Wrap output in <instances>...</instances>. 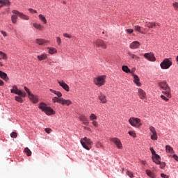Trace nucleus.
<instances>
[{
    "instance_id": "nucleus-5",
    "label": "nucleus",
    "mask_w": 178,
    "mask_h": 178,
    "mask_svg": "<svg viewBox=\"0 0 178 178\" xmlns=\"http://www.w3.org/2000/svg\"><path fill=\"white\" fill-rule=\"evenodd\" d=\"M105 79H106L105 75L99 76L94 79V83L97 87H102L105 86Z\"/></svg>"
},
{
    "instance_id": "nucleus-19",
    "label": "nucleus",
    "mask_w": 178,
    "mask_h": 178,
    "mask_svg": "<svg viewBox=\"0 0 178 178\" xmlns=\"http://www.w3.org/2000/svg\"><path fill=\"white\" fill-rule=\"evenodd\" d=\"M79 120L81 122H83V124H86V126L90 123L88 118H87L84 115H81L79 116Z\"/></svg>"
},
{
    "instance_id": "nucleus-57",
    "label": "nucleus",
    "mask_w": 178,
    "mask_h": 178,
    "mask_svg": "<svg viewBox=\"0 0 178 178\" xmlns=\"http://www.w3.org/2000/svg\"><path fill=\"white\" fill-rule=\"evenodd\" d=\"M49 91H50L51 92H53V93L55 94V95H56V92H58V91L54 90H53V89H49Z\"/></svg>"
},
{
    "instance_id": "nucleus-15",
    "label": "nucleus",
    "mask_w": 178,
    "mask_h": 178,
    "mask_svg": "<svg viewBox=\"0 0 178 178\" xmlns=\"http://www.w3.org/2000/svg\"><path fill=\"white\" fill-rule=\"evenodd\" d=\"M138 92L140 99H145V98H147V94L145 93V91H144V90L139 88L138 90Z\"/></svg>"
},
{
    "instance_id": "nucleus-39",
    "label": "nucleus",
    "mask_w": 178,
    "mask_h": 178,
    "mask_svg": "<svg viewBox=\"0 0 178 178\" xmlns=\"http://www.w3.org/2000/svg\"><path fill=\"white\" fill-rule=\"evenodd\" d=\"M15 101H17V102H20V103L23 102V99L22 97L19 96H15Z\"/></svg>"
},
{
    "instance_id": "nucleus-30",
    "label": "nucleus",
    "mask_w": 178,
    "mask_h": 178,
    "mask_svg": "<svg viewBox=\"0 0 178 178\" xmlns=\"http://www.w3.org/2000/svg\"><path fill=\"white\" fill-rule=\"evenodd\" d=\"M146 175H147L149 177L155 178V174H154V172H151L149 170H146Z\"/></svg>"
},
{
    "instance_id": "nucleus-37",
    "label": "nucleus",
    "mask_w": 178,
    "mask_h": 178,
    "mask_svg": "<svg viewBox=\"0 0 178 178\" xmlns=\"http://www.w3.org/2000/svg\"><path fill=\"white\" fill-rule=\"evenodd\" d=\"M149 129V131H151V133L152 134H156V131L155 130V127H154L152 126H150Z\"/></svg>"
},
{
    "instance_id": "nucleus-48",
    "label": "nucleus",
    "mask_w": 178,
    "mask_h": 178,
    "mask_svg": "<svg viewBox=\"0 0 178 178\" xmlns=\"http://www.w3.org/2000/svg\"><path fill=\"white\" fill-rule=\"evenodd\" d=\"M126 32L128 33V34H132V33H134V30L131 29H129L126 30Z\"/></svg>"
},
{
    "instance_id": "nucleus-7",
    "label": "nucleus",
    "mask_w": 178,
    "mask_h": 178,
    "mask_svg": "<svg viewBox=\"0 0 178 178\" xmlns=\"http://www.w3.org/2000/svg\"><path fill=\"white\" fill-rule=\"evenodd\" d=\"M172 58H165L160 64V67L161 69L166 70L169 69L170 66L172 65V60H170Z\"/></svg>"
},
{
    "instance_id": "nucleus-16",
    "label": "nucleus",
    "mask_w": 178,
    "mask_h": 178,
    "mask_svg": "<svg viewBox=\"0 0 178 178\" xmlns=\"http://www.w3.org/2000/svg\"><path fill=\"white\" fill-rule=\"evenodd\" d=\"M60 104L63 106L66 105L67 106H69V105H72V101L70 99L66 100L63 97H60Z\"/></svg>"
},
{
    "instance_id": "nucleus-55",
    "label": "nucleus",
    "mask_w": 178,
    "mask_h": 178,
    "mask_svg": "<svg viewBox=\"0 0 178 178\" xmlns=\"http://www.w3.org/2000/svg\"><path fill=\"white\" fill-rule=\"evenodd\" d=\"M92 124L95 127H98V122L97 121H92Z\"/></svg>"
},
{
    "instance_id": "nucleus-60",
    "label": "nucleus",
    "mask_w": 178,
    "mask_h": 178,
    "mask_svg": "<svg viewBox=\"0 0 178 178\" xmlns=\"http://www.w3.org/2000/svg\"><path fill=\"white\" fill-rule=\"evenodd\" d=\"M141 163H142L143 165H145V164L147 163V162H146L145 161H141Z\"/></svg>"
},
{
    "instance_id": "nucleus-10",
    "label": "nucleus",
    "mask_w": 178,
    "mask_h": 178,
    "mask_svg": "<svg viewBox=\"0 0 178 178\" xmlns=\"http://www.w3.org/2000/svg\"><path fill=\"white\" fill-rule=\"evenodd\" d=\"M150 151L152 154V155H154L153 156H152V159L153 161V162H154L155 163H159V161L161 160V156L158 154H156V152H155V150H154V148L150 147Z\"/></svg>"
},
{
    "instance_id": "nucleus-46",
    "label": "nucleus",
    "mask_w": 178,
    "mask_h": 178,
    "mask_svg": "<svg viewBox=\"0 0 178 178\" xmlns=\"http://www.w3.org/2000/svg\"><path fill=\"white\" fill-rule=\"evenodd\" d=\"M10 137H12V138H16V137H17V133L12 132L10 134Z\"/></svg>"
},
{
    "instance_id": "nucleus-29",
    "label": "nucleus",
    "mask_w": 178,
    "mask_h": 178,
    "mask_svg": "<svg viewBox=\"0 0 178 178\" xmlns=\"http://www.w3.org/2000/svg\"><path fill=\"white\" fill-rule=\"evenodd\" d=\"M48 52L50 54V55H53V54H56V49L53 48V47H48Z\"/></svg>"
},
{
    "instance_id": "nucleus-12",
    "label": "nucleus",
    "mask_w": 178,
    "mask_h": 178,
    "mask_svg": "<svg viewBox=\"0 0 178 178\" xmlns=\"http://www.w3.org/2000/svg\"><path fill=\"white\" fill-rule=\"evenodd\" d=\"M111 141H112V143H113V144H115L116 145L117 148H119L120 149L122 148V143L120 142L119 138H113L111 139Z\"/></svg>"
},
{
    "instance_id": "nucleus-62",
    "label": "nucleus",
    "mask_w": 178,
    "mask_h": 178,
    "mask_svg": "<svg viewBox=\"0 0 178 178\" xmlns=\"http://www.w3.org/2000/svg\"><path fill=\"white\" fill-rule=\"evenodd\" d=\"M2 6H3L2 4H1V6H0V9H1V8H2Z\"/></svg>"
},
{
    "instance_id": "nucleus-27",
    "label": "nucleus",
    "mask_w": 178,
    "mask_h": 178,
    "mask_svg": "<svg viewBox=\"0 0 178 178\" xmlns=\"http://www.w3.org/2000/svg\"><path fill=\"white\" fill-rule=\"evenodd\" d=\"M1 5H7V6H10V1L9 0H0Z\"/></svg>"
},
{
    "instance_id": "nucleus-24",
    "label": "nucleus",
    "mask_w": 178,
    "mask_h": 178,
    "mask_svg": "<svg viewBox=\"0 0 178 178\" xmlns=\"http://www.w3.org/2000/svg\"><path fill=\"white\" fill-rule=\"evenodd\" d=\"M0 77L3 79L5 81H8L9 80V77H8V74L0 70Z\"/></svg>"
},
{
    "instance_id": "nucleus-22",
    "label": "nucleus",
    "mask_w": 178,
    "mask_h": 178,
    "mask_svg": "<svg viewBox=\"0 0 178 178\" xmlns=\"http://www.w3.org/2000/svg\"><path fill=\"white\" fill-rule=\"evenodd\" d=\"M38 58V60L41 62V60H45L47 59L48 58V55H47V54H40V55H38L37 56Z\"/></svg>"
},
{
    "instance_id": "nucleus-34",
    "label": "nucleus",
    "mask_w": 178,
    "mask_h": 178,
    "mask_svg": "<svg viewBox=\"0 0 178 178\" xmlns=\"http://www.w3.org/2000/svg\"><path fill=\"white\" fill-rule=\"evenodd\" d=\"M89 119L90 120H92V122H94V121L97 120V117H96L95 114H91L89 117Z\"/></svg>"
},
{
    "instance_id": "nucleus-45",
    "label": "nucleus",
    "mask_w": 178,
    "mask_h": 178,
    "mask_svg": "<svg viewBox=\"0 0 178 178\" xmlns=\"http://www.w3.org/2000/svg\"><path fill=\"white\" fill-rule=\"evenodd\" d=\"M129 55L131 56L132 59H139L140 58L138 56H136V54H133L131 53H129Z\"/></svg>"
},
{
    "instance_id": "nucleus-50",
    "label": "nucleus",
    "mask_w": 178,
    "mask_h": 178,
    "mask_svg": "<svg viewBox=\"0 0 178 178\" xmlns=\"http://www.w3.org/2000/svg\"><path fill=\"white\" fill-rule=\"evenodd\" d=\"M44 131H46L47 134H51V131H52V129H51L50 128H46L44 129Z\"/></svg>"
},
{
    "instance_id": "nucleus-11",
    "label": "nucleus",
    "mask_w": 178,
    "mask_h": 178,
    "mask_svg": "<svg viewBox=\"0 0 178 178\" xmlns=\"http://www.w3.org/2000/svg\"><path fill=\"white\" fill-rule=\"evenodd\" d=\"M144 58L149 60L150 62H155L156 58L153 54L152 53H145L144 54Z\"/></svg>"
},
{
    "instance_id": "nucleus-43",
    "label": "nucleus",
    "mask_w": 178,
    "mask_h": 178,
    "mask_svg": "<svg viewBox=\"0 0 178 178\" xmlns=\"http://www.w3.org/2000/svg\"><path fill=\"white\" fill-rule=\"evenodd\" d=\"M128 134H129V136H131V137L136 138V132H134V131H129L128 132Z\"/></svg>"
},
{
    "instance_id": "nucleus-58",
    "label": "nucleus",
    "mask_w": 178,
    "mask_h": 178,
    "mask_svg": "<svg viewBox=\"0 0 178 178\" xmlns=\"http://www.w3.org/2000/svg\"><path fill=\"white\" fill-rule=\"evenodd\" d=\"M161 177H163V178H166V177H168L167 175H165V174H161Z\"/></svg>"
},
{
    "instance_id": "nucleus-51",
    "label": "nucleus",
    "mask_w": 178,
    "mask_h": 178,
    "mask_svg": "<svg viewBox=\"0 0 178 178\" xmlns=\"http://www.w3.org/2000/svg\"><path fill=\"white\" fill-rule=\"evenodd\" d=\"M63 37H65L66 38H72V35L67 34V33H63Z\"/></svg>"
},
{
    "instance_id": "nucleus-4",
    "label": "nucleus",
    "mask_w": 178,
    "mask_h": 178,
    "mask_svg": "<svg viewBox=\"0 0 178 178\" xmlns=\"http://www.w3.org/2000/svg\"><path fill=\"white\" fill-rule=\"evenodd\" d=\"M81 144L85 148V149H91V146L92 145V141L90 140V138H88L87 137H85L84 138L81 139Z\"/></svg>"
},
{
    "instance_id": "nucleus-64",
    "label": "nucleus",
    "mask_w": 178,
    "mask_h": 178,
    "mask_svg": "<svg viewBox=\"0 0 178 178\" xmlns=\"http://www.w3.org/2000/svg\"><path fill=\"white\" fill-rule=\"evenodd\" d=\"M122 170H124V168H122Z\"/></svg>"
},
{
    "instance_id": "nucleus-32",
    "label": "nucleus",
    "mask_w": 178,
    "mask_h": 178,
    "mask_svg": "<svg viewBox=\"0 0 178 178\" xmlns=\"http://www.w3.org/2000/svg\"><path fill=\"white\" fill-rule=\"evenodd\" d=\"M24 152H25V154H26L27 156H31V150H30V149H29V147H26L24 149Z\"/></svg>"
},
{
    "instance_id": "nucleus-47",
    "label": "nucleus",
    "mask_w": 178,
    "mask_h": 178,
    "mask_svg": "<svg viewBox=\"0 0 178 178\" xmlns=\"http://www.w3.org/2000/svg\"><path fill=\"white\" fill-rule=\"evenodd\" d=\"M0 56L2 57V59H6V54L3 51H0Z\"/></svg>"
},
{
    "instance_id": "nucleus-3",
    "label": "nucleus",
    "mask_w": 178,
    "mask_h": 178,
    "mask_svg": "<svg viewBox=\"0 0 178 178\" xmlns=\"http://www.w3.org/2000/svg\"><path fill=\"white\" fill-rule=\"evenodd\" d=\"M38 108L39 109H41L42 112H44L46 115H55V111H54V109L51 108V107L47 106V104L44 103H40Z\"/></svg>"
},
{
    "instance_id": "nucleus-1",
    "label": "nucleus",
    "mask_w": 178,
    "mask_h": 178,
    "mask_svg": "<svg viewBox=\"0 0 178 178\" xmlns=\"http://www.w3.org/2000/svg\"><path fill=\"white\" fill-rule=\"evenodd\" d=\"M13 13L14 15L11 16V22L13 24H16V23H17V16L24 20H29L30 19L28 15H26L23 14V13H20L16 10H13Z\"/></svg>"
},
{
    "instance_id": "nucleus-49",
    "label": "nucleus",
    "mask_w": 178,
    "mask_h": 178,
    "mask_svg": "<svg viewBox=\"0 0 178 178\" xmlns=\"http://www.w3.org/2000/svg\"><path fill=\"white\" fill-rule=\"evenodd\" d=\"M24 90L26 92H27V94L29 95V97L31 95V92H30V90L28 89L27 87L24 86Z\"/></svg>"
},
{
    "instance_id": "nucleus-44",
    "label": "nucleus",
    "mask_w": 178,
    "mask_h": 178,
    "mask_svg": "<svg viewBox=\"0 0 178 178\" xmlns=\"http://www.w3.org/2000/svg\"><path fill=\"white\" fill-rule=\"evenodd\" d=\"M172 6L175 10H178V3L177 2H174L172 3Z\"/></svg>"
},
{
    "instance_id": "nucleus-18",
    "label": "nucleus",
    "mask_w": 178,
    "mask_h": 178,
    "mask_svg": "<svg viewBox=\"0 0 178 178\" xmlns=\"http://www.w3.org/2000/svg\"><path fill=\"white\" fill-rule=\"evenodd\" d=\"M59 86H60V87H62V88H63V90H65V91H69L70 88H69V86L65 83V81H58Z\"/></svg>"
},
{
    "instance_id": "nucleus-38",
    "label": "nucleus",
    "mask_w": 178,
    "mask_h": 178,
    "mask_svg": "<svg viewBox=\"0 0 178 178\" xmlns=\"http://www.w3.org/2000/svg\"><path fill=\"white\" fill-rule=\"evenodd\" d=\"M157 165H160V168L161 169H163V168H165V166H166V164L165 163H161V160L159 163H156Z\"/></svg>"
},
{
    "instance_id": "nucleus-35",
    "label": "nucleus",
    "mask_w": 178,
    "mask_h": 178,
    "mask_svg": "<svg viewBox=\"0 0 178 178\" xmlns=\"http://www.w3.org/2000/svg\"><path fill=\"white\" fill-rule=\"evenodd\" d=\"M126 175L131 178L134 177V175L133 174V172L131 171L127 170Z\"/></svg>"
},
{
    "instance_id": "nucleus-53",
    "label": "nucleus",
    "mask_w": 178,
    "mask_h": 178,
    "mask_svg": "<svg viewBox=\"0 0 178 178\" xmlns=\"http://www.w3.org/2000/svg\"><path fill=\"white\" fill-rule=\"evenodd\" d=\"M0 33L1 34H2V35H3V37H8V34L6 33V32L1 31Z\"/></svg>"
},
{
    "instance_id": "nucleus-6",
    "label": "nucleus",
    "mask_w": 178,
    "mask_h": 178,
    "mask_svg": "<svg viewBox=\"0 0 178 178\" xmlns=\"http://www.w3.org/2000/svg\"><path fill=\"white\" fill-rule=\"evenodd\" d=\"M129 123L134 127H141V126H143V124H141V120L137 118H131L129 120Z\"/></svg>"
},
{
    "instance_id": "nucleus-31",
    "label": "nucleus",
    "mask_w": 178,
    "mask_h": 178,
    "mask_svg": "<svg viewBox=\"0 0 178 178\" xmlns=\"http://www.w3.org/2000/svg\"><path fill=\"white\" fill-rule=\"evenodd\" d=\"M39 19L41 20V22H42L44 24H47V19L45 18V17L42 15L40 14L39 15Z\"/></svg>"
},
{
    "instance_id": "nucleus-21",
    "label": "nucleus",
    "mask_w": 178,
    "mask_h": 178,
    "mask_svg": "<svg viewBox=\"0 0 178 178\" xmlns=\"http://www.w3.org/2000/svg\"><path fill=\"white\" fill-rule=\"evenodd\" d=\"M98 98L102 104H106V102H108L106 96L102 93H100V95L98 96Z\"/></svg>"
},
{
    "instance_id": "nucleus-13",
    "label": "nucleus",
    "mask_w": 178,
    "mask_h": 178,
    "mask_svg": "<svg viewBox=\"0 0 178 178\" xmlns=\"http://www.w3.org/2000/svg\"><path fill=\"white\" fill-rule=\"evenodd\" d=\"M140 45H141L140 42L134 41L130 44L129 48H131V49H137V48H140Z\"/></svg>"
},
{
    "instance_id": "nucleus-20",
    "label": "nucleus",
    "mask_w": 178,
    "mask_h": 178,
    "mask_svg": "<svg viewBox=\"0 0 178 178\" xmlns=\"http://www.w3.org/2000/svg\"><path fill=\"white\" fill-rule=\"evenodd\" d=\"M165 151L168 156H172V154H175V150H173V148L170 145L165 146Z\"/></svg>"
},
{
    "instance_id": "nucleus-36",
    "label": "nucleus",
    "mask_w": 178,
    "mask_h": 178,
    "mask_svg": "<svg viewBox=\"0 0 178 178\" xmlns=\"http://www.w3.org/2000/svg\"><path fill=\"white\" fill-rule=\"evenodd\" d=\"M135 31H138V33H141V26L136 25L134 26Z\"/></svg>"
},
{
    "instance_id": "nucleus-41",
    "label": "nucleus",
    "mask_w": 178,
    "mask_h": 178,
    "mask_svg": "<svg viewBox=\"0 0 178 178\" xmlns=\"http://www.w3.org/2000/svg\"><path fill=\"white\" fill-rule=\"evenodd\" d=\"M56 40L58 45H60V44H62V39H60V37H56Z\"/></svg>"
},
{
    "instance_id": "nucleus-52",
    "label": "nucleus",
    "mask_w": 178,
    "mask_h": 178,
    "mask_svg": "<svg viewBox=\"0 0 178 178\" xmlns=\"http://www.w3.org/2000/svg\"><path fill=\"white\" fill-rule=\"evenodd\" d=\"M56 95H57V97H58V98H62V92L57 91L56 93Z\"/></svg>"
},
{
    "instance_id": "nucleus-54",
    "label": "nucleus",
    "mask_w": 178,
    "mask_h": 178,
    "mask_svg": "<svg viewBox=\"0 0 178 178\" xmlns=\"http://www.w3.org/2000/svg\"><path fill=\"white\" fill-rule=\"evenodd\" d=\"M29 11L31 12V13H37V10H35L33 8H29Z\"/></svg>"
},
{
    "instance_id": "nucleus-33",
    "label": "nucleus",
    "mask_w": 178,
    "mask_h": 178,
    "mask_svg": "<svg viewBox=\"0 0 178 178\" xmlns=\"http://www.w3.org/2000/svg\"><path fill=\"white\" fill-rule=\"evenodd\" d=\"M52 102H53L54 103L58 102V104H60V97H54L52 99Z\"/></svg>"
},
{
    "instance_id": "nucleus-14",
    "label": "nucleus",
    "mask_w": 178,
    "mask_h": 178,
    "mask_svg": "<svg viewBox=\"0 0 178 178\" xmlns=\"http://www.w3.org/2000/svg\"><path fill=\"white\" fill-rule=\"evenodd\" d=\"M145 27L148 29H154V27H159V23L158 22H146L145 24Z\"/></svg>"
},
{
    "instance_id": "nucleus-28",
    "label": "nucleus",
    "mask_w": 178,
    "mask_h": 178,
    "mask_svg": "<svg viewBox=\"0 0 178 178\" xmlns=\"http://www.w3.org/2000/svg\"><path fill=\"white\" fill-rule=\"evenodd\" d=\"M122 69L123 72H125V73H131V70L127 65H123L122 67Z\"/></svg>"
},
{
    "instance_id": "nucleus-59",
    "label": "nucleus",
    "mask_w": 178,
    "mask_h": 178,
    "mask_svg": "<svg viewBox=\"0 0 178 178\" xmlns=\"http://www.w3.org/2000/svg\"><path fill=\"white\" fill-rule=\"evenodd\" d=\"M4 83L3 82L2 80L0 79V86H3Z\"/></svg>"
},
{
    "instance_id": "nucleus-42",
    "label": "nucleus",
    "mask_w": 178,
    "mask_h": 178,
    "mask_svg": "<svg viewBox=\"0 0 178 178\" xmlns=\"http://www.w3.org/2000/svg\"><path fill=\"white\" fill-rule=\"evenodd\" d=\"M161 98L162 99H163V101H165V102H168V101H169V97H166V96L163 95H161Z\"/></svg>"
},
{
    "instance_id": "nucleus-23",
    "label": "nucleus",
    "mask_w": 178,
    "mask_h": 178,
    "mask_svg": "<svg viewBox=\"0 0 178 178\" xmlns=\"http://www.w3.org/2000/svg\"><path fill=\"white\" fill-rule=\"evenodd\" d=\"M29 99L33 102V104H37L38 102V97L31 94V95L29 96Z\"/></svg>"
},
{
    "instance_id": "nucleus-61",
    "label": "nucleus",
    "mask_w": 178,
    "mask_h": 178,
    "mask_svg": "<svg viewBox=\"0 0 178 178\" xmlns=\"http://www.w3.org/2000/svg\"><path fill=\"white\" fill-rule=\"evenodd\" d=\"M131 72L132 73H134L136 72V68H132Z\"/></svg>"
},
{
    "instance_id": "nucleus-17",
    "label": "nucleus",
    "mask_w": 178,
    "mask_h": 178,
    "mask_svg": "<svg viewBox=\"0 0 178 178\" xmlns=\"http://www.w3.org/2000/svg\"><path fill=\"white\" fill-rule=\"evenodd\" d=\"M134 77V82L138 87H141V83H140V78L136 74H132Z\"/></svg>"
},
{
    "instance_id": "nucleus-40",
    "label": "nucleus",
    "mask_w": 178,
    "mask_h": 178,
    "mask_svg": "<svg viewBox=\"0 0 178 178\" xmlns=\"http://www.w3.org/2000/svg\"><path fill=\"white\" fill-rule=\"evenodd\" d=\"M151 139L152 140H158V135L157 134H152V135H151Z\"/></svg>"
},
{
    "instance_id": "nucleus-8",
    "label": "nucleus",
    "mask_w": 178,
    "mask_h": 178,
    "mask_svg": "<svg viewBox=\"0 0 178 178\" xmlns=\"http://www.w3.org/2000/svg\"><path fill=\"white\" fill-rule=\"evenodd\" d=\"M10 92L12 94H16L17 95H19V97H22L23 98L26 97V92H23L17 88V86L16 85H14L13 86V89H11Z\"/></svg>"
},
{
    "instance_id": "nucleus-2",
    "label": "nucleus",
    "mask_w": 178,
    "mask_h": 178,
    "mask_svg": "<svg viewBox=\"0 0 178 178\" xmlns=\"http://www.w3.org/2000/svg\"><path fill=\"white\" fill-rule=\"evenodd\" d=\"M159 86L161 90H163L162 92L168 98H172V94H170V88H169V85L166 81H163L159 83Z\"/></svg>"
},
{
    "instance_id": "nucleus-63",
    "label": "nucleus",
    "mask_w": 178,
    "mask_h": 178,
    "mask_svg": "<svg viewBox=\"0 0 178 178\" xmlns=\"http://www.w3.org/2000/svg\"><path fill=\"white\" fill-rule=\"evenodd\" d=\"M99 146H100V147H102V145L101 143H99Z\"/></svg>"
},
{
    "instance_id": "nucleus-26",
    "label": "nucleus",
    "mask_w": 178,
    "mask_h": 178,
    "mask_svg": "<svg viewBox=\"0 0 178 178\" xmlns=\"http://www.w3.org/2000/svg\"><path fill=\"white\" fill-rule=\"evenodd\" d=\"M33 26L35 29H36V30H40V31L42 30V29H44V26H42L40 24L33 23Z\"/></svg>"
},
{
    "instance_id": "nucleus-56",
    "label": "nucleus",
    "mask_w": 178,
    "mask_h": 178,
    "mask_svg": "<svg viewBox=\"0 0 178 178\" xmlns=\"http://www.w3.org/2000/svg\"><path fill=\"white\" fill-rule=\"evenodd\" d=\"M172 158H174V159H175V161H177V162H178V156L176 154H173Z\"/></svg>"
},
{
    "instance_id": "nucleus-9",
    "label": "nucleus",
    "mask_w": 178,
    "mask_h": 178,
    "mask_svg": "<svg viewBox=\"0 0 178 178\" xmlns=\"http://www.w3.org/2000/svg\"><path fill=\"white\" fill-rule=\"evenodd\" d=\"M94 44L96 45V47H97L98 48H102V49H106V48L108 47L106 46V43H105V42H104V40H100V39H97L94 42Z\"/></svg>"
},
{
    "instance_id": "nucleus-25",
    "label": "nucleus",
    "mask_w": 178,
    "mask_h": 178,
    "mask_svg": "<svg viewBox=\"0 0 178 178\" xmlns=\"http://www.w3.org/2000/svg\"><path fill=\"white\" fill-rule=\"evenodd\" d=\"M35 42L38 44V45H44V44L48 42V40H45L44 39H36Z\"/></svg>"
}]
</instances>
